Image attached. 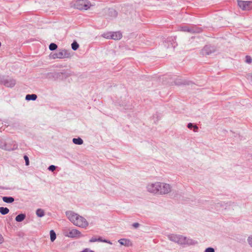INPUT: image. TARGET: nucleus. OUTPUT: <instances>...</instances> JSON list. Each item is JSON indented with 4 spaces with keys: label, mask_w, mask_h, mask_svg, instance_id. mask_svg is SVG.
<instances>
[{
    "label": "nucleus",
    "mask_w": 252,
    "mask_h": 252,
    "mask_svg": "<svg viewBox=\"0 0 252 252\" xmlns=\"http://www.w3.org/2000/svg\"><path fill=\"white\" fill-rule=\"evenodd\" d=\"M9 212L8 208L6 207H0V213L3 215H5L8 214Z\"/></svg>",
    "instance_id": "22"
},
{
    "label": "nucleus",
    "mask_w": 252,
    "mask_h": 252,
    "mask_svg": "<svg viewBox=\"0 0 252 252\" xmlns=\"http://www.w3.org/2000/svg\"><path fill=\"white\" fill-rule=\"evenodd\" d=\"M57 47H58V46H57V44L55 43H51L49 47V49L51 51L55 50L56 49H57Z\"/></svg>",
    "instance_id": "28"
},
{
    "label": "nucleus",
    "mask_w": 252,
    "mask_h": 252,
    "mask_svg": "<svg viewBox=\"0 0 252 252\" xmlns=\"http://www.w3.org/2000/svg\"><path fill=\"white\" fill-rule=\"evenodd\" d=\"M159 182L149 183L147 186V191L150 193L158 194Z\"/></svg>",
    "instance_id": "6"
},
{
    "label": "nucleus",
    "mask_w": 252,
    "mask_h": 252,
    "mask_svg": "<svg viewBox=\"0 0 252 252\" xmlns=\"http://www.w3.org/2000/svg\"><path fill=\"white\" fill-rule=\"evenodd\" d=\"M56 169V166L54 165H50L48 168V169L49 170V171H52L53 172L54 171H55Z\"/></svg>",
    "instance_id": "31"
},
{
    "label": "nucleus",
    "mask_w": 252,
    "mask_h": 252,
    "mask_svg": "<svg viewBox=\"0 0 252 252\" xmlns=\"http://www.w3.org/2000/svg\"><path fill=\"white\" fill-rule=\"evenodd\" d=\"M2 81V84L8 88H13L16 83L15 79L9 77H5Z\"/></svg>",
    "instance_id": "8"
},
{
    "label": "nucleus",
    "mask_w": 252,
    "mask_h": 252,
    "mask_svg": "<svg viewBox=\"0 0 252 252\" xmlns=\"http://www.w3.org/2000/svg\"><path fill=\"white\" fill-rule=\"evenodd\" d=\"M245 62L247 63H251L252 62V59L250 56H246Z\"/></svg>",
    "instance_id": "29"
},
{
    "label": "nucleus",
    "mask_w": 252,
    "mask_h": 252,
    "mask_svg": "<svg viewBox=\"0 0 252 252\" xmlns=\"http://www.w3.org/2000/svg\"><path fill=\"white\" fill-rule=\"evenodd\" d=\"M132 225L135 228H137L139 226V224L138 222H135V223H133L132 224Z\"/></svg>",
    "instance_id": "36"
},
{
    "label": "nucleus",
    "mask_w": 252,
    "mask_h": 252,
    "mask_svg": "<svg viewBox=\"0 0 252 252\" xmlns=\"http://www.w3.org/2000/svg\"><path fill=\"white\" fill-rule=\"evenodd\" d=\"M71 48L73 50L76 51L79 48V44L76 41H74L71 44Z\"/></svg>",
    "instance_id": "27"
},
{
    "label": "nucleus",
    "mask_w": 252,
    "mask_h": 252,
    "mask_svg": "<svg viewBox=\"0 0 252 252\" xmlns=\"http://www.w3.org/2000/svg\"><path fill=\"white\" fill-rule=\"evenodd\" d=\"M204 252H215V250L214 248L209 247L207 248Z\"/></svg>",
    "instance_id": "33"
},
{
    "label": "nucleus",
    "mask_w": 252,
    "mask_h": 252,
    "mask_svg": "<svg viewBox=\"0 0 252 252\" xmlns=\"http://www.w3.org/2000/svg\"><path fill=\"white\" fill-rule=\"evenodd\" d=\"M72 142L74 144L76 145H81L83 143V140L80 137L73 138Z\"/></svg>",
    "instance_id": "20"
},
{
    "label": "nucleus",
    "mask_w": 252,
    "mask_h": 252,
    "mask_svg": "<svg viewBox=\"0 0 252 252\" xmlns=\"http://www.w3.org/2000/svg\"><path fill=\"white\" fill-rule=\"evenodd\" d=\"M59 59L68 58L70 57L69 51L66 49H60L57 51Z\"/></svg>",
    "instance_id": "10"
},
{
    "label": "nucleus",
    "mask_w": 252,
    "mask_h": 252,
    "mask_svg": "<svg viewBox=\"0 0 252 252\" xmlns=\"http://www.w3.org/2000/svg\"><path fill=\"white\" fill-rule=\"evenodd\" d=\"M26 218V215L24 214H20L17 215L15 218V220L17 222H21L24 220Z\"/></svg>",
    "instance_id": "19"
},
{
    "label": "nucleus",
    "mask_w": 252,
    "mask_h": 252,
    "mask_svg": "<svg viewBox=\"0 0 252 252\" xmlns=\"http://www.w3.org/2000/svg\"><path fill=\"white\" fill-rule=\"evenodd\" d=\"M63 235L71 238H79L83 236L81 232L76 229H65L63 230Z\"/></svg>",
    "instance_id": "3"
},
{
    "label": "nucleus",
    "mask_w": 252,
    "mask_h": 252,
    "mask_svg": "<svg viewBox=\"0 0 252 252\" xmlns=\"http://www.w3.org/2000/svg\"><path fill=\"white\" fill-rule=\"evenodd\" d=\"M247 240L249 244L252 247V235L250 236Z\"/></svg>",
    "instance_id": "34"
},
{
    "label": "nucleus",
    "mask_w": 252,
    "mask_h": 252,
    "mask_svg": "<svg viewBox=\"0 0 252 252\" xmlns=\"http://www.w3.org/2000/svg\"><path fill=\"white\" fill-rule=\"evenodd\" d=\"M50 239L52 242H53L55 241V240L56 238V234L55 231L53 230H51L50 231Z\"/></svg>",
    "instance_id": "24"
},
{
    "label": "nucleus",
    "mask_w": 252,
    "mask_h": 252,
    "mask_svg": "<svg viewBox=\"0 0 252 252\" xmlns=\"http://www.w3.org/2000/svg\"><path fill=\"white\" fill-rule=\"evenodd\" d=\"M167 238L171 241L179 245H194L196 243L194 240L181 235L171 234L167 235Z\"/></svg>",
    "instance_id": "2"
},
{
    "label": "nucleus",
    "mask_w": 252,
    "mask_h": 252,
    "mask_svg": "<svg viewBox=\"0 0 252 252\" xmlns=\"http://www.w3.org/2000/svg\"><path fill=\"white\" fill-rule=\"evenodd\" d=\"M108 14L110 17L114 18L117 16V12L113 8H109L108 9Z\"/></svg>",
    "instance_id": "15"
},
{
    "label": "nucleus",
    "mask_w": 252,
    "mask_h": 252,
    "mask_svg": "<svg viewBox=\"0 0 252 252\" xmlns=\"http://www.w3.org/2000/svg\"><path fill=\"white\" fill-rule=\"evenodd\" d=\"M65 214L67 218L74 225L83 228L88 226L89 223L86 219L74 212L68 211Z\"/></svg>",
    "instance_id": "1"
},
{
    "label": "nucleus",
    "mask_w": 252,
    "mask_h": 252,
    "mask_svg": "<svg viewBox=\"0 0 252 252\" xmlns=\"http://www.w3.org/2000/svg\"><path fill=\"white\" fill-rule=\"evenodd\" d=\"M111 39L114 40H119L122 37V34L120 32H112Z\"/></svg>",
    "instance_id": "14"
},
{
    "label": "nucleus",
    "mask_w": 252,
    "mask_h": 252,
    "mask_svg": "<svg viewBox=\"0 0 252 252\" xmlns=\"http://www.w3.org/2000/svg\"><path fill=\"white\" fill-rule=\"evenodd\" d=\"M2 200L7 203H11L14 202V199L11 196H3L2 197Z\"/></svg>",
    "instance_id": "17"
},
{
    "label": "nucleus",
    "mask_w": 252,
    "mask_h": 252,
    "mask_svg": "<svg viewBox=\"0 0 252 252\" xmlns=\"http://www.w3.org/2000/svg\"><path fill=\"white\" fill-rule=\"evenodd\" d=\"M112 34V32H104V33L102 34V36L105 38H107V39H111V36H112L111 35Z\"/></svg>",
    "instance_id": "26"
},
{
    "label": "nucleus",
    "mask_w": 252,
    "mask_h": 252,
    "mask_svg": "<svg viewBox=\"0 0 252 252\" xmlns=\"http://www.w3.org/2000/svg\"><path fill=\"white\" fill-rule=\"evenodd\" d=\"M58 52H56L55 53H54L53 55H52V58L53 59H59L58 58Z\"/></svg>",
    "instance_id": "35"
},
{
    "label": "nucleus",
    "mask_w": 252,
    "mask_h": 252,
    "mask_svg": "<svg viewBox=\"0 0 252 252\" xmlns=\"http://www.w3.org/2000/svg\"><path fill=\"white\" fill-rule=\"evenodd\" d=\"M103 242L107 243L109 244H112V242H111L110 241H108L107 240L104 239V241H103Z\"/></svg>",
    "instance_id": "39"
},
{
    "label": "nucleus",
    "mask_w": 252,
    "mask_h": 252,
    "mask_svg": "<svg viewBox=\"0 0 252 252\" xmlns=\"http://www.w3.org/2000/svg\"><path fill=\"white\" fill-rule=\"evenodd\" d=\"M97 241L98 242H103V241H104L103 239H102L101 237H99L98 239H97Z\"/></svg>",
    "instance_id": "40"
},
{
    "label": "nucleus",
    "mask_w": 252,
    "mask_h": 252,
    "mask_svg": "<svg viewBox=\"0 0 252 252\" xmlns=\"http://www.w3.org/2000/svg\"><path fill=\"white\" fill-rule=\"evenodd\" d=\"M24 160L25 161V162H26V165L27 166L29 165V164H30V161H29V158L26 155H25L24 156Z\"/></svg>",
    "instance_id": "30"
},
{
    "label": "nucleus",
    "mask_w": 252,
    "mask_h": 252,
    "mask_svg": "<svg viewBox=\"0 0 252 252\" xmlns=\"http://www.w3.org/2000/svg\"><path fill=\"white\" fill-rule=\"evenodd\" d=\"M224 202H219L215 205V209L217 211H220L221 209L220 208L224 207Z\"/></svg>",
    "instance_id": "23"
},
{
    "label": "nucleus",
    "mask_w": 252,
    "mask_h": 252,
    "mask_svg": "<svg viewBox=\"0 0 252 252\" xmlns=\"http://www.w3.org/2000/svg\"><path fill=\"white\" fill-rule=\"evenodd\" d=\"M26 100H35L37 98V95L35 94H28L26 96Z\"/></svg>",
    "instance_id": "18"
},
{
    "label": "nucleus",
    "mask_w": 252,
    "mask_h": 252,
    "mask_svg": "<svg viewBox=\"0 0 252 252\" xmlns=\"http://www.w3.org/2000/svg\"><path fill=\"white\" fill-rule=\"evenodd\" d=\"M0 148L6 151H11V148L7 146L6 139H3L0 140Z\"/></svg>",
    "instance_id": "13"
},
{
    "label": "nucleus",
    "mask_w": 252,
    "mask_h": 252,
    "mask_svg": "<svg viewBox=\"0 0 252 252\" xmlns=\"http://www.w3.org/2000/svg\"><path fill=\"white\" fill-rule=\"evenodd\" d=\"M171 186L167 183L159 182L158 194L163 195L169 193L171 191Z\"/></svg>",
    "instance_id": "5"
},
{
    "label": "nucleus",
    "mask_w": 252,
    "mask_h": 252,
    "mask_svg": "<svg viewBox=\"0 0 252 252\" xmlns=\"http://www.w3.org/2000/svg\"><path fill=\"white\" fill-rule=\"evenodd\" d=\"M246 77L249 81L252 83V73L248 74Z\"/></svg>",
    "instance_id": "32"
},
{
    "label": "nucleus",
    "mask_w": 252,
    "mask_h": 252,
    "mask_svg": "<svg viewBox=\"0 0 252 252\" xmlns=\"http://www.w3.org/2000/svg\"><path fill=\"white\" fill-rule=\"evenodd\" d=\"M5 76L0 75V84H2V81L4 80Z\"/></svg>",
    "instance_id": "38"
},
{
    "label": "nucleus",
    "mask_w": 252,
    "mask_h": 252,
    "mask_svg": "<svg viewBox=\"0 0 252 252\" xmlns=\"http://www.w3.org/2000/svg\"><path fill=\"white\" fill-rule=\"evenodd\" d=\"M3 241V240H2V237L1 236V235L0 234V243H1Z\"/></svg>",
    "instance_id": "41"
},
{
    "label": "nucleus",
    "mask_w": 252,
    "mask_h": 252,
    "mask_svg": "<svg viewBox=\"0 0 252 252\" xmlns=\"http://www.w3.org/2000/svg\"><path fill=\"white\" fill-rule=\"evenodd\" d=\"M91 6V3L87 0H77L74 3L75 8L79 10H88Z\"/></svg>",
    "instance_id": "4"
},
{
    "label": "nucleus",
    "mask_w": 252,
    "mask_h": 252,
    "mask_svg": "<svg viewBox=\"0 0 252 252\" xmlns=\"http://www.w3.org/2000/svg\"><path fill=\"white\" fill-rule=\"evenodd\" d=\"M188 127L189 129H191L192 128H193V131L194 132H196L197 130L198 129V127L196 125H194L193 124L189 123L188 124Z\"/></svg>",
    "instance_id": "25"
},
{
    "label": "nucleus",
    "mask_w": 252,
    "mask_h": 252,
    "mask_svg": "<svg viewBox=\"0 0 252 252\" xmlns=\"http://www.w3.org/2000/svg\"><path fill=\"white\" fill-rule=\"evenodd\" d=\"M97 239L95 237H93L90 240V242L91 243L95 242L97 241Z\"/></svg>",
    "instance_id": "37"
},
{
    "label": "nucleus",
    "mask_w": 252,
    "mask_h": 252,
    "mask_svg": "<svg viewBox=\"0 0 252 252\" xmlns=\"http://www.w3.org/2000/svg\"><path fill=\"white\" fill-rule=\"evenodd\" d=\"M118 242L121 245L125 246H128L130 243V241L126 239H121L118 240Z\"/></svg>",
    "instance_id": "16"
},
{
    "label": "nucleus",
    "mask_w": 252,
    "mask_h": 252,
    "mask_svg": "<svg viewBox=\"0 0 252 252\" xmlns=\"http://www.w3.org/2000/svg\"><path fill=\"white\" fill-rule=\"evenodd\" d=\"M36 215L40 218L43 217L45 215L44 211L42 209H38L36 211Z\"/></svg>",
    "instance_id": "21"
},
{
    "label": "nucleus",
    "mask_w": 252,
    "mask_h": 252,
    "mask_svg": "<svg viewBox=\"0 0 252 252\" xmlns=\"http://www.w3.org/2000/svg\"><path fill=\"white\" fill-rule=\"evenodd\" d=\"M6 144L8 147L11 148V150H14L18 148V145L16 142L9 138L6 139Z\"/></svg>",
    "instance_id": "11"
},
{
    "label": "nucleus",
    "mask_w": 252,
    "mask_h": 252,
    "mask_svg": "<svg viewBox=\"0 0 252 252\" xmlns=\"http://www.w3.org/2000/svg\"><path fill=\"white\" fill-rule=\"evenodd\" d=\"M179 30L180 31L189 32L190 33L199 32H200L199 30L197 29L195 27L188 25L180 27Z\"/></svg>",
    "instance_id": "9"
},
{
    "label": "nucleus",
    "mask_w": 252,
    "mask_h": 252,
    "mask_svg": "<svg viewBox=\"0 0 252 252\" xmlns=\"http://www.w3.org/2000/svg\"><path fill=\"white\" fill-rule=\"evenodd\" d=\"M214 51L213 47L210 45L205 46L202 50V54L204 55H209Z\"/></svg>",
    "instance_id": "12"
},
{
    "label": "nucleus",
    "mask_w": 252,
    "mask_h": 252,
    "mask_svg": "<svg viewBox=\"0 0 252 252\" xmlns=\"http://www.w3.org/2000/svg\"><path fill=\"white\" fill-rule=\"evenodd\" d=\"M238 5L243 10H249L252 8V1H238Z\"/></svg>",
    "instance_id": "7"
}]
</instances>
